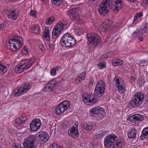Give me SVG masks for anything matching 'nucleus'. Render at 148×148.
I'll list each match as a JSON object with an SVG mask.
<instances>
[{
  "instance_id": "f257e3e1",
  "label": "nucleus",
  "mask_w": 148,
  "mask_h": 148,
  "mask_svg": "<svg viewBox=\"0 0 148 148\" xmlns=\"http://www.w3.org/2000/svg\"><path fill=\"white\" fill-rule=\"evenodd\" d=\"M105 83L103 80L99 82L97 84L94 91V94L91 95H88L87 96L83 97V100L88 105H93L99 101V98L102 97L104 94L105 90Z\"/></svg>"
},
{
  "instance_id": "f03ea898",
  "label": "nucleus",
  "mask_w": 148,
  "mask_h": 148,
  "mask_svg": "<svg viewBox=\"0 0 148 148\" xmlns=\"http://www.w3.org/2000/svg\"><path fill=\"white\" fill-rule=\"evenodd\" d=\"M39 134L38 139L33 135L25 138L23 143V148H36L38 143L42 144L48 140L49 136L47 132L42 131Z\"/></svg>"
},
{
  "instance_id": "7ed1b4c3",
  "label": "nucleus",
  "mask_w": 148,
  "mask_h": 148,
  "mask_svg": "<svg viewBox=\"0 0 148 148\" xmlns=\"http://www.w3.org/2000/svg\"><path fill=\"white\" fill-rule=\"evenodd\" d=\"M23 39L19 36L11 38L7 44L8 48L13 51H16L22 47Z\"/></svg>"
},
{
  "instance_id": "20e7f679",
  "label": "nucleus",
  "mask_w": 148,
  "mask_h": 148,
  "mask_svg": "<svg viewBox=\"0 0 148 148\" xmlns=\"http://www.w3.org/2000/svg\"><path fill=\"white\" fill-rule=\"evenodd\" d=\"M89 113L90 116L96 118L98 121L103 119L106 115L105 109L99 106H97L90 109Z\"/></svg>"
},
{
  "instance_id": "39448f33",
  "label": "nucleus",
  "mask_w": 148,
  "mask_h": 148,
  "mask_svg": "<svg viewBox=\"0 0 148 148\" xmlns=\"http://www.w3.org/2000/svg\"><path fill=\"white\" fill-rule=\"evenodd\" d=\"M61 45L65 47H72L76 44L75 39L71 34L66 33L62 36L61 40Z\"/></svg>"
},
{
  "instance_id": "423d86ee",
  "label": "nucleus",
  "mask_w": 148,
  "mask_h": 148,
  "mask_svg": "<svg viewBox=\"0 0 148 148\" xmlns=\"http://www.w3.org/2000/svg\"><path fill=\"white\" fill-rule=\"evenodd\" d=\"M111 0H103L98 8L99 13L101 16H105L108 12V8H111Z\"/></svg>"
},
{
  "instance_id": "0eeeda50",
  "label": "nucleus",
  "mask_w": 148,
  "mask_h": 148,
  "mask_svg": "<svg viewBox=\"0 0 148 148\" xmlns=\"http://www.w3.org/2000/svg\"><path fill=\"white\" fill-rule=\"evenodd\" d=\"M144 99L145 96L143 94L140 92H137L134 95L130 104L134 107L139 106L142 104Z\"/></svg>"
},
{
  "instance_id": "6e6552de",
  "label": "nucleus",
  "mask_w": 148,
  "mask_h": 148,
  "mask_svg": "<svg viewBox=\"0 0 148 148\" xmlns=\"http://www.w3.org/2000/svg\"><path fill=\"white\" fill-rule=\"evenodd\" d=\"M79 9V8L78 7L73 8L70 10L67 13L71 19L75 21L76 23L81 25L82 24L83 21L79 18L77 13Z\"/></svg>"
},
{
  "instance_id": "1a4fd4ad",
  "label": "nucleus",
  "mask_w": 148,
  "mask_h": 148,
  "mask_svg": "<svg viewBox=\"0 0 148 148\" xmlns=\"http://www.w3.org/2000/svg\"><path fill=\"white\" fill-rule=\"evenodd\" d=\"M117 140V136L114 134L108 135L104 139V145L107 148H112L115 141Z\"/></svg>"
},
{
  "instance_id": "9d476101",
  "label": "nucleus",
  "mask_w": 148,
  "mask_h": 148,
  "mask_svg": "<svg viewBox=\"0 0 148 148\" xmlns=\"http://www.w3.org/2000/svg\"><path fill=\"white\" fill-rule=\"evenodd\" d=\"M88 43L96 46L99 45L102 42L100 38L97 34H93L87 35Z\"/></svg>"
},
{
  "instance_id": "9b49d317",
  "label": "nucleus",
  "mask_w": 148,
  "mask_h": 148,
  "mask_svg": "<svg viewBox=\"0 0 148 148\" xmlns=\"http://www.w3.org/2000/svg\"><path fill=\"white\" fill-rule=\"evenodd\" d=\"M29 84H23L22 87L20 88H16L14 89L13 93L14 96L16 97L20 96L27 92L31 88Z\"/></svg>"
},
{
  "instance_id": "f8f14e48",
  "label": "nucleus",
  "mask_w": 148,
  "mask_h": 148,
  "mask_svg": "<svg viewBox=\"0 0 148 148\" xmlns=\"http://www.w3.org/2000/svg\"><path fill=\"white\" fill-rule=\"evenodd\" d=\"M70 103L67 101L60 103L55 110V113L58 115L62 114L70 106Z\"/></svg>"
},
{
  "instance_id": "ddd939ff",
  "label": "nucleus",
  "mask_w": 148,
  "mask_h": 148,
  "mask_svg": "<svg viewBox=\"0 0 148 148\" xmlns=\"http://www.w3.org/2000/svg\"><path fill=\"white\" fill-rule=\"evenodd\" d=\"M113 83L118 88V90L120 93H123L125 89V84L124 82L120 81L118 77L116 76L114 79Z\"/></svg>"
},
{
  "instance_id": "4468645a",
  "label": "nucleus",
  "mask_w": 148,
  "mask_h": 148,
  "mask_svg": "<svg viewBox=\"0 0 148 148\" xmlns=\"http://www.w3.org/2000/svg\"><path fill=\"white\" fill-rule=\"evenodd\" d=\"M64 25L63 23L60 22L55 26L52 32V36L53 39H56L60 35L61 31L63 29Z\"/></svg>"
},
{
  "instance_id": "2eb2a0df",
  "label": "nucleus",
  "mask_w": 148,
  "mask_h": 148,
  "mask_svg": "<svg viewBox=\"0 0 148 148\" xmlns=\"http://www.w3.org/2000/svg\"><path fill=\"white\" fill-rule=\"evenodd\" d=\"M61 85L62 83L59 81H50L44 87L43 91L46 92L51 91L53 90L55 86L58 87L61 86Z\"/></svg>"
},
{
  "instance_id": "dca6fc26",
  "label": "nucleus",
  "mask_w": 148,
  "mask_h": 148,
  "mask_svg": "<svg viewBox=\"0 0 148 148\" xmlns=\"http://www.w3.org/2000/svg\"><path fill=\"white\" fill-rule=\"evenodd\" d=\"M41 123L39 119H36L32 120L30 124V130L36 131L40 127Z\"/></svg>"
},
{
  "instance_id": "f3484780",
  "label": "nucleus",
  "mask_w": 148,
  "mask_h": 148,
  "mask_svg": "<svg viewBox=\"0 0 148 148\" xmlns=\"http://www.w3.org/2000/svg\"><path fill=\"white\" fill-rule=\"evenodd\" d=\"M78 123H75V126H73L68 130V132L70 136L76 138L78 137V132L77 130Z\"/></svg>"
},
{
  "instance_id": "a211bd4d",
  "label": "nucleus",
  "mask_w": 148,
  "mask_h": 148,
  "mask_svg": "<svg viewBox=\"0 0 148 148\" xmlns=\"http://www.w3.org/2000/svg\"><path fill=\"white\" fill-rule=\"evenodd\" d=\"M144 119V117L140 114H135L129 117V120L135 124H138Z\"/></svg>"
},
{
  "instance_id": "6ab92c4d",
  "label": "nucleus",
  "mask_w": 148,
  "mask_h": 148,
  "mask_svg": "<svg viewBox=\"0 0 148 148\" xmlns=\"http://www.w3.org/2000/svg\"><path fill=\"white\" fill-rule=\"evenodd\" d=\"M34 63V61L32 59H24L21 62V64L23 65L25 69L29 68Z\"/></svg>"
},
{
  "instance_id": "aec40b11",
  "label": "nucleus",
  "mask_w": 148,
  "mask_h": 148,
  "mask_svg": "<svg viewBox=\"0 0 148 148\" xmlns=\"http://www.w3.org/2000/svg\"><path fill=\"white\" fill-rule=\"evenodd\" d=\"M27 120V117L24 115H22L19 118H16L15 120V124L14 125V127L17 128L19 125L25 123Z\"/></svg>"
},
{
  "instance_id": "412c9836",
  "label": "nucleus",
  "mask_w": 148,
  "mask_h": 148,
  "mask_svg": "<svg viewBox=\"0 0 148 148\" xmlns=\"http://www.w3.org/2000/svg\"><path fill=\"white\" fill-rule=\"evenodd\" d=\"M115 4H114L115 8L113 10L115 12H117L119 10L121 9L123 7L122 6V0H116L115 1Z\"/></svg>"
},
{
  "instance_id": "4be33fe9",
  "label": "nucleus",
  "mask_w": 148,
  "mask_h": 148,
  "mask_svg": "<svg viewBox=\"0 0 148 148\" xmlns=\"http://www.w3.org/2000/svg\"><path fill=\"white\" fill-rule=\"evenodd\" d=\"M8 18L12 20H15L18 17V15L15 10L10 11L8 15Z\"/></svg>"
},
{
  "instance_id": "5701e85b",
  "label": "nucleus",
  "mask_w": 148,
  "mask_h": 148,
  "mask_svg": "<svg viewBox=\"0 0 148 148\" xmlns=\"http://www.w3.org/2000/svg\"><path fill=\"white\" fill-rule=\"evenodd\" d=\"M86 75L85 72H83L79 73L76 77L75 81L76 82H79L84 80Z\"/></svg>"
},
{
  "instance_id": "b1692460",
  "label": "nucleus",
  "mask_w": 148,
  "mask_h": 148,
  "mask_svg": "<svg viewBox=\"0 0 148 148\" xmlns=\"http://www.w3.org/2000/svg\"><path fill=\"white\" fill-rule=\"evenodd\" d=\"M136 131L135 129H131L128 133V137L133 139H135L136 138Z\"/></svg>"
},
{
  "instance_id": "393cba45",
  "label": "nucleus",
  "mask_w": 148,
  "mask_h": 148,
  "mask_svg": "<svg viewBox=\"0 0 148 148\" xmlns=\"http://www.w3.org/2000/svg\"><path fill=\"white\" fill-rule=\"evenodd\" d=\"M148 138V127L145 128L142 132L140 138L142 140L147 139Z\"/></svg>"
},
{
  "instance_id": "a878e982",
  "label": "nucleus",
  "mask_w": 148,
  "mask_h": 148,
  "mask_svg": "<svg viewBox=\"0 0 148 148\" xmlns=\"http://www.w3.org/2000/svg\"><path fill=\"white\" fill-rule=\"evenodd\" d=\"M115 141V143H114V144L113 145L112 148H121L124 145V143L122 141Z\"/></svg>"
},
{
  "instance_id": "bb28decb",
  "label": "nucleus",
  "mask_w": 148,
  "mask_h": 148,
  "mask_svg": "<svg viewBox=\"0 0 148 148\" xmlns=\"http://www.w3.org/2000/svg\"><path fill=\"white\" fill-rule=\"evenodd\" d=\"M143 16V14L142 12L136 13L133 21V23H136V21L138 20L139 21H140Z\"/></svg>"
},
{
  "instance_id": "cd10ccee",
  "label": "nucleus",
  "mask_w": 148,
  "mask_h": 148,
  "mask_svg": "<svg viewBox=\"0 0 148 148\" xmlns=\"http://www.w3.org/2000/svg\"><path fill=\"white\" fill-rule=\"evenodd\" d=\"M25 69L21 64V63L19 64L15 68V71L16 73H20L23 72Z\"/></svg>"
},
{
  "instance_id": "c85d7f7f",
  "label": "nucleus",
  "mask_w": 148,
  "mask_h": 148,
  "mask_svg": "<svg viewBox=\"0 0 148 148\" xmlns=\"http://www.w3.org/2000/svg\"><path fill=\"white\" fill-rule=\"evenodd\" d=\"M112 65L114 66H116L119 65H122L124 63V61L120 59L113 60L112 61Z\"/></svg>"
},
{
  "instance_id": "c756f323",
  "label": "nucleus",
  "mask_w": 148,
  "mask_h": 148,
  "mask_svg": "<svg viewBox=\"0 0 148 148\" xmlns=\"http://www.w3.org/2000/svg\"><path fill=\"white\" fill-rule=\"evenodd\" d=\"M49 29L48 28L45 29L43 33L42 36L45 38L46 40H48L50 38V36L49 34Z\"/></svg>"
},
{
  "instance_id": "7c9ffc66",
  "label": "nucleus",
  "mask_w": 148,
  "mask_h": 148,
  "mask_svg": "<svg viewBox=\"0 0 148 148\" xmlns=\"http://www.w3.org/2000/svg\"><path fill=\"white\" fill-rule=\"evenodd\" d=\"M110 26L109 25L106 23H103L101 24V28L102 31L105 32L108 30Z\"/></svg>"
},
{
  "instance_id": "2f4dec72",
  "label": "nucleus",
  "mask_w": 148,
  "mask_h": 148,
  "mask_svg": "<svg viewBox=\"0 0 148 148\" xmlns=\"http://www.w3.org/2000/svg\"><path fill=\"white\" fill-rule=\"evenodd\" d=\"M8 70V68L0 62V74L5 73Z\"/></svg>"
},
{
  "instance_id": "473e14b6",
  "label": "nucleus",
  "mask_w": 148,
  "mask_h": 148,
  "mask_svg": "<svg viewBox=\"0 0 148 148\" xmlns=\"http://www.w3.org/2000/svg\"><path fill=\"white\" fill-rule=\"evenodd\" d=\"M83 126L84 129L86 131L90 130L92 129V125H88L86 123H83Z\"/></svg>"
},
{
  "instance_id": "72a5a7b5",
  "label": "nucleus",
  "mask_w": 148,
  "mask_h": 148,
  "mask_svg": "<svg viewBox=\"0 0 148 148\" xmlns=\"http://www.w3.org/2000/svg\"><path fill=\"white\" fill-rule=\"evenodd\" d=\"M55 20L54 17L51 16L49 17L48 19L46 20V24L48 25H49L52 23L53 21Z\"/></svg>"
},
{
  "instance_id": "f704fd0d",
  "label": "nucleus",
  "mask_w": 148,
  "mask_h": 148,
  "mask_svg": "<svg viewBox=\"0 0 148 148\" xmlns=\"http://www.w3.org/2000/svg\"><path fill=\"white\" fill-rule=\"evenodd\" d=\"M33 32L35 34L37 33L40 30V28L38 25H33L32 28Z\"/></svg>"
},
{
  "instance_id": "c9c22d12",
  "label": "nucleus",
  "mask_w": 148,
  "mask_h": 148,
  "mask_svg": "<svg viewBox=\"0 0 148 148\" xmlns=\"http://www.w3.org/2000/svg\"><path fill=\"white\" fill-rule=\"evenodd\" d=\"M143 33V32L142 31V30L140 31L136 30L132 34V36L135 37V36H137L138 35H141Z\"/></svg>"
},
{
  "instance_id": "e433bc0d",
  "label": "nucleus",
  "mask_w": 148,
  "mask_h": 148,
  "mask_svg": "<svg viewBox=\"0 0 148 148\" xmlns=\"http://www.w3.org/2000/svg\"><path fill=\"white\" fill-rule=\"evenodd\" d=\"M6 22L4 21L3 23L0 24V31L4 30L5 28L7 27L6 25Z\"/></svg>"
},
{
  "instance_id": "4c0bfd02",
  "label": "nucleus",
  "mask_w": 148,
  "mask_h": 148,
  "mask_svg": "<svg viewBox=\"0 0 148 148\" xmlns=\"http://www.w3.org/2000/svg\"><path fill=\"white\" fill-rule=\"evenodd\" d=\"M53 1L54 4L56 5H59L61 4L63 0H51Z\"/></svg>"
},
{
  "instance_id": "58836bf2",
  "label": "nucleus",
  "mask_w": 148,
  "mask_h": 148,
  "mask_svg": "<svg viewBox=\"0 0 148 148\" xmlns=\"http://www.w3.org/2000/svg\"><path fill=\"white\" fill-rule=\"evenodd\" d=\"M98 66L100 69H103L106 67V64L104 62H100L98 64Z\"/></svg>"
},
{
  "instance_id": "ea45409f",
  "label": "nucleus",
  "mask_w": 148,
  "mask_h": 148,
  "mask_svg": "<svg viewBox=\"0 0 148 148\" xmlns=\"http://www.w3.org/2000/svg\"><path fill=\"white\" fill-rule=\"evenodd\" d=\"M94 81L92 77H90L89 79V83L88 84V86L89 87H91L93 85Z\"/></svg>"
},
{
  "instance_id": "a19ab883",
  "label": "nucleus",
  "mask_w": 148,
  "mask_h": 148,
  "mask_svg": "<svg viewBox=\"0 0 148 148\" xmlns=\"http://www.w3.org/2000/svg\"><path fill=\"white\" fill-rule=\"evenodd\" d=\"M100 133L98 132L96 133V134L94 136V139H98V138H102L101 135Z\"/></svg>"
},
{
  "instance_id": "79ce46f5",
  "label": "nucleus",
  "mask_w": 148,
  "mask_h": 148,
  "mask_svg": "<svg viewBox=\"0 0 148 148\" xmlns=\"http://www.w3.org/2000/svg\"><path fill=\"white\" fill-rule=\"evenodd\" d=\"M145 82V80L144 79H140L138 81V84L140 86H142L144 84Z\"/></svg>"
},
{
  "instance_id": "37998d69",
  "label": "nucleus",
  "mask_w": 148,
  "mask_h": 148,
  "mask_svg": "<svg viewBox=\"0 0 148 148\" xmlns=\"http://www.w3.org/2000/svg\"><path fill=\"white\" fill-rule=\"evenodd\" d=\"M148 29V24L147 23H145L144 25V27L142 29V31L143 33H145V32L147 31Z\"/></svg>"
},
{
  "instance_id": "c03bdc74",
  "label": "nucleus",
  "mask_w": 148,
  "mask_h": 148,
  "mask_svg": "<svg viewBox=\"0 0 148 148\" xmlns=\"http://www.w3.org/2000/svg\"><path fill=\"white\" fill-rule=\"evenodd\" d=\"M38 47L41 49L42 52H44L45 50V46L42 44H39L38 46Z\"/></svg>"
},
{
  "instance_id": "a18cd8bd",
  "label": "nucleus",
  "mask_w": 148,
  "mask_h": 148,
  "mask_svg": "<svg viewBox=\"0 0 148 148\" xmlns=\"http://www.w3.org/2000/svg\"><path fill=\"white\" fill-rule=\"evenodd\" d=\"M100 133L102 137L103 136H105L106 134L108 133L109 132L108 131H105L104 130L98 132Z\"/></svg>"
},
{
  "instance_id": "49530a36",
  "label": "nucleus",
  "mask_w": 148,
  "mask_h": 148,
  "mask_svg": "<svg viewBox=\"0 0 148 148\" xmlns=\"http://www.w3.org/2000/svg\"><path fill=\"white\" fill-rule=\"evenodd\" d=\"M51 148H63L56 143H53Z\"/></svg>"
},
{
  "instance_id": "de8ad7c7",
  "label": "nucleus",
  "mask_w": 148,
  "mask_h": 148,
  "mask_svg": "<svg viewBox=\"0 0 148 148\" xmlns=\"http://www.w3.org/2000/svg\"><path fill=\"white\" fill-rule=\"evenodd\" d=\"M23 53L26 55L28 54V49L26 47H24V48L22 50Z\"/></svg>"
},
{
  "instance_id": "09e8293b",
  "label": "nucleus",
  "mask_w": 148,
  "mask_h": 148,
  "mask_svg": "<svg viewBox=\"0 0 148 148\" xmlns=\"http://www.w3.org/2000/svg\"><path fill=\"white\" fill-rule=\"evenodd\" d=\"M110 55H106V54H105L102 56L101 58L102 59H108V58H110Z\"/></svg>"
},
{
  "instance_id": "8fccbe9b",
  "label": "nucleus",
  "mask_w": 148,
  "mask_h": 148,
  "mask_svg": "<svg viewBox=\"0 0 148 148\" xmlns=\"http://www.w3.org/2000/svg\"><path fill=\"white\" fill-rule=\"evenodd\" d=\"M37 14V12L35 11L32 10L30 11L29 15L31 16H35Z\"/></svg>"
},
{
  "instance_id": "3c124183",
  "label": "nucleus",
  "mask_w": 148,
  "mask_h": 148,
  "mask_svg": "<svg viewBox=\"0 0 148 148\" xmlns=\"http://www.w3.org/2000/svg\"><path fill=\"white\" fill-rule=\"evenodd\" d=\"M13 145L14 148H22L21 146L20 145L18 144L14 143H13Z\"/></svg>"
},
{
  "instance_id": "603ef678",
  "label": "nucleus",
  "mask_w": 148,
  "mask_h": 148,
  "mask_svg": "<svg viewBox=\"0 0 148 148\" xmlns=\"http://www.w3.org/2000/svg\"><path fill=\"white\" fill-rule=\"evenodd\" d=\"M49 49L50 50H53L54 47V46L53 44H49L48 45Z\"/></svg>"
},
{
  "instance_id": "864d4df0",
  "label": "nucleus",
  "mask_w": 148,
  "mask_h": 148,
  "mask_svg": "<svg viewBox=\"0 0 148 148\" xmlns=\"http://www.w3.org/2000/svg\"><path fill=\"white\" fill-rule=\"evenodd\" d=\"M51 74L52 75H55L56 74V71L54 68L51 71Z\"/></svg>"
},
{
  "instance_id": "5fc2aeb1",
  "label": "nucleus",
  "mask_w": 148,
  "mask_h": 148,
  "mask_svg": "<svg viewBox=\"0 0 148 148\" xmlns=\"http://www.w3.org/2000/svg\"><path fill=\"white\" fill-rule=\"evenodd\" d=\"M135 79V78L133 76H131L130 81L131 82H134Z\"/></svg>"
},
{
  "instance_id": "6e6d98bb",
  "label": "nucleus",
  "mask_w": 148,
  "mask_h": 148,
  "mask_svg": "<svg viewBox=\"0 0 148 148\" xmlns=\"http://www.w3.org/2000/svg\"><path fill=\"white\" fill-rule=\"evenodd\" d=\"M61 68V66H58L56 67L55 68H54V69H55V70L56 71V70H58V69H59Z\"/></svg>"
},
{
  "instance_id": "4d7b16f0",
  "label": "nucleus",
  "mask_w": 148,
  "mask_h": 148,
  "mask_svg": "<svg viewBox=\"0 0 148 148\" xmlns=\"http://www.w3.org/2000/svg\"><path fill=\"white\" fill-rule=\"evenodd\" d=\"M100 0H93V1H92V3H93L94 4H95L97 2H98Z\"/></svg>"
},
{
  "instance_id": "13d9d810",
  "label": "nucleus",
  "mask_w": 148,
  "mask_h": 148,
  "mask_svg": "<svg viewBox=\"0 0 148 148\" xmlns=\"http://www.w3.org/2000/svg\"><path fill=\"white\" fill-rule=\"evenodd\" d=\"M143 2L145 4H147L148 3V0H143Z\"/></svg>"
},
{
  "instance_id": "bf43d9fd",
  "label": "nucleus",
  "mask_w": 148,
  "mask_h": 148,
  "mask_svg": "<svg viewBox=\"0 0 148 148\" xmlns=\"http://www.w3.org/2000/svg\"><path fill=\"white\" fill-rule=\"evenodd\" d=\"M113 53H112L111 52L109 53H108L106 54V55H110V57L112 55Z\"/></svg>"
},
{
  "instance_id": "052dcab7",
  "label": "nucleus",
  "mask_w": 148,
  "mask_h": 148,
  "mask_svg": "<svg viewBox=\"0 0 148 148\" xmlns=\"http://www.w3.org/2000/svg\"><path fill=\"white\" fill-rule=\"evenodd\" d=\"M138 38H139V40L140 41H143V38L142 37H139Z\"/></svg>"
},
{
  "instance_id": "680f3d73",
  "label": "nucleus",
  "mask_w": 148,
  "mask_h": 148,
  "mask_svg": "<svg viewBox=\"0 0 148 148\" xmlns=\"http://www.w3.org/2000/svg\"><path fill=\"white\" fill-rule=\"evenodd\" d=\"M42 1H44L45 2L48 1V0H41Z\"/></svg>"
},
{
  "instance_id": "e2e57ef3",
  "label": "nucleus",
  "mask_w": 148,
  "mask_h": 148,
  "mask_svg": "<svg viewBox=\"0 0 148 148\" xmlns=\"http://www.w3.org/2000/svg\"><path fill=\"white\" fill-rule=\"evenodd\" d=\"M89 1H90V3L91 2L92 3V1H93V0H89Z\"/></svg>"
}]
</instances>
